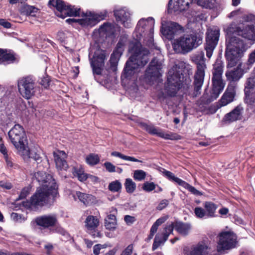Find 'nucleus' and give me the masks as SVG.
Segmentation results:
<instances>
[{
  "label": "nucleus",
  "mask_w": 255,
  "mask_h": 255,
  "mask_svg": "<svg viewBox=\"0 0 255 255\" xmlns=\"http://www.w3.org/2000/svg\"><path fill=\"white\" fill-rule=\"evenodd\" d=\"M205 75L195 74L194 75V90L192 96L196 97L201 93V87L203 85Z\"/></svg>",
  "instance_id": "c756f323"
},
{
  "label": "nucleus",
  "mask_w": 255,
  "mask_h": 255,
  "mask_svg": "<svg viewBox=\"0 0 255 255\" xmlns=\"http://www.w3.org/2000/svg\"><path fill=\"white\" fill-rule=\"evenodd\" d=\"M122 55L113 52L111 54L110 59L111 68L113 71H116L118 64V62Z\"/></svg>",
  "instance_id": "a19ab883"
},
{
  "label": "nucleus",
  "mask_w": 255,
  "mask_h": 255,
  "mask_svg": "<svg viewBox=\"0 0 255 255\" xmlns=\"http://www.w3.org/2000/svg\"><path fill=\"white\" fill-rule=\"evenodd\" d=\"M174 226V228L179 234L183 235H187L191 228L189 224L182 222H176L175 224L171 223Z\"/></svg>",
  "instance_id": "72a5a7b5"
},
{
  "label": "nucleus",
  "mask_w": 255,
  "mask_h": 255,
  "mask_svg": "<svg viewBox=\"0 0 255 255\" xmlns=\"http://www.w3.org/2000/svg\"><path fill=\"white\" fill-rule=\"evenodd\" d=\"M114 15L118 21L121 23L126 28L131 26L130 22V13L125 9H121L114 11Z\"/></svg>",
  "instance_id": "4be33fe9"
},
{
  "label": "nucleus",
  "mask_w": 255,
  "mask_h": 255,
  "mask_svg": "<svg viewBox=\"0 0 255 255\" xmlns=\"http://www.w3.org/2000/svg\"><path fill=\"white\" fill-rule=\"evenodd\" d=\"M17 86L19 93L26 99H30L38 89L35 79L31 76H27L19 79Z\"/></svg>",
  "instance_id": "6e6552de"
},
{
  "label": "nucleus",
  "mask_w": 255,
  "mask_h": 255,
  "mask_svg": "<svg viewBox=\"0 0 255 255\" xmlns=\"http://www.w3.org/2000/svg\"><path fill=\"white\" fill-rule=\"evenodd\" d=\"M108 189L111 192H118L122 189V184L119 180L112 181L109 184Z\"/></svg>",
  "instance_id": "49530a36"
},
{
  "label": "nucleus",
  "mask_w": 255,
  "mask_h": 255,
  "mask_svg": "<svg viewBox=\"0 0 255 255\" xmlns=\"http://www.w3.org/2000/svg\"><path fill=\"white\" fill-rule=\"evenodd\" d=\"M129 50L131 55L126 62L121 76L123 82L134 78L138 69L143 67L149 60V50L142 47L140 42L131 43Z\"/></svg>",
  "instance_id": "f03ea898"
},
{
  "label": "nucleus",
  "mask_w": 255,
  "mask_h": 255,
  "mask_svg": "<svg viewBox=\"0 0 255 255\" xmlns=\"http://www.w3.org/2000/svg\"><path fill=\"white\" fill-rule=\"evenodd\" d=\"M125 44L126 39L124 38H121L119 40L114 52H116L117 53L122 55Z\"/></svg>",
  "instance_id": "09e8293b"
},
{
  "label": "nucleus",
  "mask_w": 255,
  "mask_h": 255,
  "mask_svg": "<svg viewBox=\"0 0 255 255\" xmlns=\"http://www.w3.org/2000/svg\"><path fill=\"white\" fill-rule=\"evenodd\" d=\"M243 111V108L241 105H238L231 112L226 114L223 120L229 123L241 120Z\"/></svg>",
  "instance_id": "a878e982"
},
{
  "label": "nucleus",
  "mask_w": 255,
  "mask_h": 255,
  "mask_svg": "<svg viewBox=\"0 0 255 255\" xmlns=\"http://www.w3.org/2000/svg\"><path fill=\"white\" fill-rule=\"evenodd\" d=\"M15 60L14 56L11 53H7L6 50L0 49V64H9Z\"/></svg>",
  "instance_id": "f704fd0d"
},
{
  "label": "nucleus",
  "mask_w": 255,
  "mask_h": 255,
  "mask_svg": "<svg viewBox=\"0 0 255 255\" xmlns=\"http://www.w3.org/2000/svg\"><path fill=\"white\" fill-rule=\"evenodd\" d=\"M181 29V27L178 23L169 21L166 24L162 23L161 31L162 34L168 39L174 38L177 32Z\"/></svg>",
  "instance_id": "a211bd4d"
},
{
  "label": "nucleus",
  "mask_w": 255,
  "mask_h": 255,
  "mask_svg": "<svg viewBox=\"0 0 255 255\" xmlns=\"http://www.w3.org/2000/svg\"><path fill=\"white\" fill-rule=\"evenodd\" d=\"M196 3L203 7L212 9L216 6L215 0H195Z\"/></svg>",
  "instance_id": "58836bf2"
},
{
  "label": "nucleus",
  "mask_w": 255,
  "mask_h": 255,
  "mask_svg": "<svg viewBox=\"0 0 255 255\" xmlns=\"http://www.w3.org/2000/svg\"><path fill=\"white\" fill-rule=\"evenodd\" d=\"M49 4L56 8V15L62 18L67 16H80V8L67 4L62 0H50Z\"/></svg>",
  "instance_id": "1a4fd4ad"
},
{
  "label": "nucleus",
  "mask_w": 255,
  "mask_h": 255,
  "mask_svg": "<svg viewBox=\"0 0 255 255\" xmlns=\"http://www.w3.org/2000/svg\"><path fill=\"white\" fill-rule=\"evenodd\" d=\"M0 25L6 28H9L11 26V24L4 19H0Z\"/></svg>",
  "instance_id": "e2e57ef3"
},
{
  "label": "nucleus",
  "mask_w": 255,
  "mask_h": 255,
  "mask_svg": "<svg viewBox=\"0 0 255 255\" xmlns=\"http://www.w3.org/2000/svg\"><path fill=\"white\" fill-rule=\"evenodd\" d=\"M163 173L169 180L174 182L180 186L183 182V180L176 177L172 172L169 171L164 170Z\"/></svg>",
  "instance_id": "c03bdc74"
},
{
  "label": "nucleus",
  "mask_w": 255,
  "mask_h": 255,
  "mask_svg": "<svg viewBox=\"0 0 255 255\" xmlns=\"http://www.w3.org/2000/svg\"><path fill=\"white\" fill-rule=\"evenodd\" d=\"M236 90L234 84H228L225 92L216 105L217 109L227 106L234 101L236 94Z\"/></svg>",
  "instance_id": "f3484780"
},
{
  "label": "nucleus",
  "mask_w": 255,
  "mask_h": 255,
  "mask_svg": "<svg viewBox=\"0 0 255 255\" xmlns=\"http://www.w3.org/2000/svg\"><path fill=\"white\" fill-rule=\"evenodd\" d=\"M38 10V9L34 6L24 4L20 7L19 11L22 15L35 16Z\"/></svg>",
  "instance_id": "473e14b6"
},
{
  "label": "nucleus",
  "mask_w": 255,
  "mask_h": 255,
  "mask_svg": "<svg viewBox=\"0 0 255 255\" xmlns=\"http://www.w3.org/2000/svg\"><path fill=\"white\" fill-rule=\"evenodd\" d=\"M154 24V20L152 17H149L146 19L141 18L137 23L133 34L134 36H136V41L135 42H139L138 41L144 37L147 33L150 35L152 34Z\"/></svg>",
  "instance_id": "9b49d317"
},
{
  "label": "nucleus",
  "mask_w": 255,
  "mask_h": 255,
  "mask_svg": "<svg viewBox=\"0 0 255 255\" xmlns=\"http://www.w3.org/2000/svg\"><path fill=\"white\" fill-rule=\"evenodd\" d=\"M237 237L233 233L225 232L219 236V241L217 247L218 252L222 253L225 250L234 248L237 243Z\"/></svg>",
  "instance_id": "ddd939ff"
},
{
  "label": "nucleus",
  "mask_w": 255,
  "mask_h": 255,
  "mask_svg": "<svg viewBox=\"0 0 255 255\" xmlns=\"http://www.w3.org/2000/svg\"><path fill=\"white\" fill-rule=\"evenodd\" d=\"M33 178L36 180L40 186L25 206L36 209L44 205L53 204L58 192L57 186L52 176L45 171H39L34 174Z\"/></svg>",
  "instance_id": "f257e3e1"
},
{
  "label": "nucleus",
  "mask_w": 255,
  "mask_h": 255,
  "mask_svg": "<svg viewBox=\"0 0 255 255\" xmlns=\"http://www.w3.org/2000/svg\"><path fill=\"white\" fill-rule=\"evenodd\" d=\"M124 220L128 225H130L136 221V219L133 216L126 215L124 217Z\"/></svg>",
  "instance_id": "13d9d810"
},
{
  "label": "nucleus",
  "mask_w": 255,
  "mask_h": 255,
  "mask_svg": "<svg viewBox=\"0 0 255 255\" xmlns=\"http://www.w3.org/2000/svg\"><path fill=\"white\" fill-rule=\"evenodd\" d=\"M30 192V188L28 187L24 188L22 191H21L19 196V199H22L26 198L27 195L29 194Z\"/></svg>",
  "instance_id": "4d7b16f0"
},
{
  "label": "nucleus",
  "mask_w": 255,
  "mask_h": 255,
  "mask_svg": "<svg viewBox=\"0 0 255 255\" xmlns=\"http://www.w3.org/2000/svg\"><path fill=\"white\" fill-rule=\"evenodd\" d=\"M72 173L75 177L78 178L81 182L86 181L88 178V174L85 173L83 168L73 167Z\"/></svg>",
  "instance_id": "e433bc0d"
},
{
  "label": "nucleus",
  "mask_w": 255,
  "mask_h": 255,
  "mask_svg": "<svg viewBox=\"0 0 255 255\" xmlns=\"http://www.w3.org/2000/svg\"><path fill=\"white\" fill-rule=\"evenodd\" d=\"M5 159L6 167L9 169H11L13 168H16L17 167V165L13 162V160L8 156V155H5L4 157Z\"/></svg>",
  "instance_id": "5fc2aeb1"
},
{
  "label": "nucleus",
  "mask_w": 255,
  "mask_h": 255,
  "mask_svg": "<svg viewBox=\"0 0 255 255\" xmlns=\"http://www.w3.org/2000/svg\"><path fill=\"white\" fill-rule=\"evenodd\" d=\"M11 218L15 221H18L21 219V216L17 213H12Z\"/></svg>",
  "instance_id": "774afa93"
},
{
  "label": "nucleus",
  "mask_w": 255,
  "mask_h": 255,
  "mask_svg": "<svg viewBox=\"0 0 255 255\" xmlns=\"http://www.w3.org/2000/svg\"><path fill=\"white\" fill-rule=\"evenodd\" d=\"M234 30L238 36L249 40L255 39V30L253 24H246L243 28L240 27L235 26L233 25Z\"/></svg>",
  "instance_id": "aec40b11"
},
{
  "label": "nucleus",
  "mask_w": 255,
  "mask_h": 255,
  "mask_svg": "<svg viewBox=\"0 0 255 255\" xmlns=\"http://www.w3.org/2000/svg\"><path fill=\"white\" fill-rule=\"evenodd\" d=\"M209 250L208 245L205 242H201L192 246L188 255H207Z\"/></svg>",
  "instance_id": "cd10ccee"
},
{
  "label": "nucleus",
  "mask_w": 255,
  "mask_h": 255,
  "mask_svg": "<svg viewBox=\"0 0 255 255\" xmlns=\"http://www.w3.org/2000/svg\"><path fill=\"white\" fill-rule=\"evenodd\" d=\"M243 63H240L236 68L233 70L227 71L226 73L227 79L229 81V84L233 83L235 85V88H237V82H238L243 76V71L242 70Z\"/></svg>",
  "instance_id": "412c9836"
},
{
  "label": "nucleus",
  "mask_w": 255,
  "mask_h": 255,
  "mask_svg": "<svg viewBox=\"0 0 255 255\" xmlns=\"http://www.w3.org/2000/svg\"><path fill=\"white\" fill-rule=\"evenodd\" d=\"M111 155L113 156L119 157L123 160L127 161H130L132 162H142V161L138 160L132 156H129L125 155L121 153L118 151H113L111 153Z\"/></svg>",
  "instance_id": "79ce46f5"
},
{
  "label": "nucleus",
  "mask_w": 255,
  "mask_h": 255,
  "mask_svg": "<svg viewBox=\"0 0 255 255\" xmlns=\"http://www.w3.org/2000/svg\"><path fill=\"white\" fill-rule=\"evenodd\" d=\"M133 247L132 244L128 245L122 253L121 255H131L132 251H133Z\"/></svg>",
  "instance_id": "bf43d9fd"
},
{
  "label": "nucleus",
  "mask_w": 255,
  "mask_h": 255,
  "mask_svg": "<svg viewBox=\"0 0 255 255\" xmlns=\"http://www.w3.org/2000/svg\"><path fill=\"white\" fill-rule=\"evenodd\" d=\"M106 12H100L99 13L83 12L81 19L68 18L66 20V22L71 24L73 22H78L83 26H93L98 23L100 21L103 20L106 17Z\"/></svg>",
  "instance_id": "9d476101"
},
{
  "label": "nucleus",
  "mask_w": 255,
  "mask_h": 255,
  "mask_svg": "<svg viewBox=\"0 0 255 255\" xmlns=\"http://www.w3.org/2000/svg\"><path fill=\"white\" fill-rule=\"evenodd\" d=\"M160 245V241H158V236L156 235L155 237L154 242L152 245V250L155 251L156 250Z\"/></svg>",
  "instance_id": "680f3d73"
},
{
  "label": "nucleus",
  "mask_w": 255,
  "mask_h": 255,
  "mask_svg": "<svg viewBox=\"0 0 255 255\" xmlns=\"http://www.w3.org/2000/svg\"><path fill=\"white\" fill-rule=\"evenodd\" d=\"M19 154H21L23 156H26L28 157L29 158H32L34 160H35L37 163V167L40 169L41 164H40V162H41V157L40 155L37 152H35L34 150H30L28 147L25 148V150L24 152L20 151L19 152Z\"/></svg>",
  "instance_id": "2f4dec72"
},
{
  "label": "nucleus",
  "mask_w": 255,
  "mask_h": 255,
  "mask_svg": "<svg viewBox=\"0 0 255 255\" xmlns=\"http://www.w3.org/2000/svg\"><path fill=\"white\" fill-rule=\"evenodd\" d=\"M204 206L206 209L207 217H214L217 208L216 205L210 202H206Z\"/></svg>",
  "instance_id": "ea45409f"
},
{
  "label": "nucleus",
  "mask_w": 255,
  "mask_h": 255,
  "mask_svg": "<svg viewBox=\"0 0 255 255\" xmlns=\"http://www.w3.org/2000/svg\"><path fill=\"white\" fill-rule=\"evenodd\" d=\"M219 36V29H208L206 32L205 49L206 51V56L209 58L212 55L213 52L218 43Z\"/></svg>",
  "instance_id": "2eb2a0df"
},
{
  "label": "nucleus",
  "mask_w": 255,
  "mask_h": 255,
  "mask_svg": "<svg viewBox=\"0 0 255 255\" xmlns=\"http://www.w3.org/2000/svg\"><path fill=\"white\" fill-rule=\"evenodd\" d=\"M99 30L100 33L106 34L108 36L114 34L115 32L114 25L110 23H104L100 26Z\"/></svg>",
  "instance_id": "c9c22d12"
},
{
  "label": "nucleus",
  "mask_w": 255,
  "mask_h": 255,
  "mask_svg": "<svg viewBox=\"0 0 255 255\" xmlns=\"http://www.w3.org/2000/svg\"><path fill=\"white\" fill-rule=\"evenodd\" d=\"M156 186V185L153 182H145L143 183L142 188L144 191L149 192L154 190Z\"/></svg>",
  "instance_id": "603ef678"
},
{
  "label": "nucleus",
  "mask_w": 255,
  "mask_h": 255,
  "mask_svg": "<svg viewBox=\"0 0 255 255\" xmlns=\"http://www.w3.org/2000/svg\"><path fill=\"white\" fill-rule=\"evenodd\" d=\"M53 155L56 167L59 170H66L68 165L65 158L66 157V154L63 151L58 150L57 152H54Z\"/></svg>",
  "instance_id": "393cba45"
},
{
  "label": "nucleus",
  "mask_w": 255,
  "mask_h": 255,
  "mask_svg": "<svg viewBox=\"0 0 255 255\" xmlns=\"http://www.w3.org/2000/svg\"><path fill=\"white\" fill-rule=\"evenodd\" d=\"M162 63L157 58H154L150 62L145 73V81L151 84L161 76Z\"/></svg>",
  "instance_id": "f8f14e48"
},
{
  "label": "nucleus",
  "mask_w": 255,
  "mask_h": 255,
  "mask_svg": "<svg viewBox=\"0 0 255 255\" xmlns=\"http://www.w3.org/2000/svg\"><path fill=\"white\" fill-rule=\"evenodd\" d=\"M9 139L17 151L24 152L25 148L27 147L28 141L27 137L23 127L19 124L14 126L8 133Z\"/></svg>",
  "instance_id": "0eeeda50"
},
{
  "label": "nucleus",
  "mask_w": 255,
  "mask_h": 255,
  "mask_svg": "<svg viewBox=\"0 0 255 255\" xmlns=\"http://www.w3.org/2000/svg\"><path fill=\"white\" fill-rule=\"evenodd\" d=\"M86 162L90 165H95L100 162V157L97 154L90 153L87 156Z\"/></svg>",
  "instance_id": "37998d69"
},
{
  "label": "nucleus",
  "mask_w": 255,
  "mask_h": 255,
  "mask_svg": "<svg viewBox=\"0 0 255 255\" xmlns=\"http://www.w3.org/2000/svg\"><path fill=\"white\" fill-rule=\"evenodd\" d=\"M126 191L129 193H133L136 188L135 183L130 178L126 179L125 183Z\"/></svg>",
  "instance_id": "a18cd8bd"
},
{
  "label": "nucleus",
  "mask_w": 255,
  "mask_h": 255,
  "mask_svg": "<svg viewBox=\"0 0 255 255\" xmlns=\"http://www.w3.org/2000/svg\"><path fill=\"white\" fill-rule=\"evenodd\" d=\"M233 24L227 29L225 57L230 67L235 66L245 51V43L242 39L235 33Z\"/></svg>",
  "instance_id": "7ed1b4c3"
},
{
  "label": "nucleus",
  "mask_w": 255,
  "mask_h": 255,
  "mask_svg": "<svg viewBox=\"0 0 255 255\" xmlns=\"http://www.w3.org/2000/svg\"><path fill=\"white\" fill-rule=\"evenodd\" d=\"M181 186L184 187V188L187 189L189 192H190L192 194L195 195H202V193L200 191L197 190L195 187H194L193 186L190 185L187 182L184 181H183Z\"/></svg>",
  "instance_id": "de8ad7c7"
},
{
  "label": "nucleus",
  "mask_w": 255,
  "mask_h": 255,
  "mask_svg": "<svg viewBox=\"0 0 255 255\" xmlns=\"http://www.w3.org/2000/svg\"><path fill=\"white\" fill-rule=\"evenodd\" d=\"M141 127L151 135H156L165 139L174 140L177 139L176 134L172 132H164L161 129L155 127L153 125L141 123Z\"/></svg>",
  "instance_id": "dca6fc26"
},
{
  "label": "nucleus",
  "mask_w": 255,
  "mask_h": 255,
  "mask_svg": "<svg viewBox=\"0 0 255 255\" xmlns=\"http://www.w3.org/2000/svg\"><path fill=\"white\" fill-rule=\"evenodd\" d=\"M193 62L197 65V71L195 74L205 75V70L206 68L204 53L201 51L193 57Z\"/></svg>",
  "instance_id": "b1692460"
},
{
  "label": "nucleus",
  "mask_w": 255,
  "mask_h": 255,
  "mask_svg": "<svg viewBox=\"0 0 255 255\" xmlns=\"http://www.w3.org/2000/svg\"><path fill=\"white\" fill-rule=\"evenodd\" d=\"M193 0H170L168 2L169 9L174 11H183L187 9Z\"/></svg>",
  "instance_id": "5701e85b"
},
{
  "label": "nucleus",
  "mask_w": 255,
  "mask_h": 255,
  "mask_svg": "<svg viewBox=\"0 0 255 255\" xmlns=\"http://www.w3.org/2000/svg\"><path fill=\"white\" fill-rule=\"evenodd\" d=\"M35 221L38 226L46 229L55 226L58 220L55 214H48L37 217Z\"/></svg>",
  "instance_id": "6ab92c4d"
},
{
  "label": "nucleus",
  "mask_w": 255,
  "mask_h": 255,
  "mask_svg": "<svg viewBox=\"0 0 255 255\" xmlns=\"http://www.w3.org/2000/svg\"><path fill=\"white\" fill-rule=\"evenodd\" d=\"M0 187L6 189H10L12 188L11 183L8 182H4L3 181L0 182Z\"/></svg>",
  "instance_id": "338daca9"
},
{
  "label": "nucleus",
  "mask_w": 255,
  "mask_h": 255,
  "mask_svg": "<svg viewBox=\"0 0 255 255\" xmlns=\"http://www.w3.org/2000/svg\"><path fill=\"white\" fill-rule=\"evenodd\" d=\"M255 86V82L254 79L253 78H248L245 84V94L247 95L248 93L250 92V90L254 89Z\"/></svg>",
  "instance_id": "3c124183"
},
{
  "label": "nucleus",
  "mask_w": 255,
  "mask_h": 255,
  "mask_svg": "<svg viewBox=\"0 0 255 255\" xmlns=\"http://www.w3.org/2000/svg\"><path fill=\"white\" fill-rule=\"evenodd\" d=\"M203 42V34L198 33L184 34L175 39L172 43L174 51L177 53L186 54L200 45Z\"/></svg>",
  "instance_id": "20e7f679"
},
{
  "label": "nucleus",
  "mask_w": 255,
  "mask_h": 255,
  "mask_svg": "<svg viewBox=\"0 0 255 255\" xmlns=\"http://www.w3.org/2000/svg\"><path fill=\"white\" fill-rule=\"evenodd\" d=\"M194 213L196 216L198 218H203L207 217L206 211L202 208L200 207H196L194 209Z\"/></svg>",
  "instance_id": "864d4df0"
},
{
  "label": "nucleus",
  "mask_w": 255,
  "mask_h": 255,
  "mask_svg": "<svg viewBox=\"0 0 255 255\" xmlns=\"http://www.w3.org/2000/svg\"><path fill=\"white\" fill-rule=\"evenodd\" d=\"M168 201L166 199L162 200L157 207V209L162 210L164 209L168 205Z\"/></svg>",
  "instance_id": "052dcab7"
},
{
  "label": "nucleus",
  "mask_w": 255,
  "mask_h": 255,
  "mask_svg": "<svg viewBox=\"0 0 255 255\" xmlns=\"http://www.w3.org/2000/svg\"><path fill=\"white\" fill-rule=\"evenodd\" d=\"M248 62L251 65L255 62V50L250 54Z\"/></svg>",
  "instance_id": "69168bd1"
},
{
  "label": "nucleus",
  "mask_w": 255,
  "mask_h": 255,
  "mask_svg": "<svg viewBox=\"0 0 255 255\" xmlns=\"http://www.w3.org/2000/svg\"><path fill=\"white\" fill-rule=\"evenodd\" d=\"M174 229V226L173 224H169L167 225L164 228V232L163 233V237H160L159 235L158 236V241H160V244L164 243L168 238V236L170 234H171Z\"/></svg>",
  "instance_id": "4c0bfd02"
},
{
  "label": "nucleus",
  "mask_w": 255,
  "mask_h": 255,
  "mask_svg": "<svg viewBox=\"0 0 255 255\" xmlns=\"http://www.w3.org/2000/svg\"><path fill=\"white\" fill-rule=\"evenodd\" d=\"M110 213L107 218L105 219V226L106 228L109 230H114L116 229L117 222L115 214L117 213V210L116 208H112Z\"/></svg>",
  "instance_id": "c85d7f7f"
},
{
  "label": "nucleus",
  "mask_w": 255,
  "mask_h": 255,
  "mask_svg": "<svg viewBox=\"0 0 255 255\" xmlns=\"http://www.w3.org/2000/svg\"><path fill=\"white\" fill-rule=\"evenodd\" d=\"M107 56L106 51L102 49H98L95 52L93 58L90 59V64L94 75L101 74Z\"/></svg>",
  "instance_id": "4468645a"
},
{
  "label": "nucleus",
  "mask_w": 255,
  "mask_h": 255,
  "mask_svg": "<svg viewBox=\"0 0 255 255\" xmlns=\"http://www.w3.org/2000/svg\"><path fill=\"white\" fill-rule=\"evenodd\" d=\"M224 64L220 59H217L213 64L212 70V89L211 97L208 102H211L216 100L223 91L225 83L222 78Z\"/></svg>",
  "instance_id": "39448f33"
},
{
  "label": "nucleus",
  "mask_w": 255,
  "mask_h": 255,
  "mask_svg": "<svg viewBox=\"0 0 255 255\" xmlns=\"http://www.w3.org/2000/svg\"><path fill=\"white\" fill-rule=\"evenodd\" d=\"M73 197L74 198L77 197L81 202L86 206L90 205L95 200V198L93 195L79 191H77Z\"/></svg>",
  "instance_id": "7c9ffc66"
},
{
  "label": "nucleus",
  "mask_w": 255,
  "mask_h": 255,
  "mask_svg": "<svg viewBox=\"0 0 255 255\" xmlns=\"http://www.w3.org/2000/svg\"><path fill=\"white\" fill-rule=\"evenodd\" d=\"M104 166L109 172H114L116 171V166L110 162H106L104 163Z\"/></svg>",
  "instance_id": "6e6d98bb"
},
{
  "label": "nucleus",
  "mask_w": 255,
  "mask_h": 255,
  "mask_svg": "<svg viewBox=\"0 0 255 255\" xmlns=\"http://www.w3.org/2000/svg\"><path fill=\"white\" fill-rule=\"evenodd\" d=\"M146 172L142 170H136L134 171L133 177L135 180L142 181L146 177Z\"/></svg>",
  "instance_id": "8fccbe9b"
},
{
  "label": "nucleus",
  "mask_w": 255,
  "mask_h": 255,
  "mask_svg": "<svg viewBox=\"0 0 255 255\" xmlns=\"http://www.w3.org/2000/svg\"><path fill=\"white\" fill-rule=\"evenodd\" d=\"M102 248V246L100 244H97L93 247V253L95 255H99L100 253V250Z\"/></svg>",
  "instance_id": "0e129e2a"
},
{
  "label": "nucleus",
  "mask_w": 255,
  "mask_h": 255,
  "mask_svg": "<svg viewBox=\"0 0 255 255\" xmlns=\"http://www.w3.org/2000/svg\"><path fill=\"white\" fill-rule=\"evenodd\" d=\"M99 225V221L98 219L93 216H88L85 221V226L89 232H95L92 236L95 238L99 237L100 233L96 231V229Z\"/></svg>",
  "instance_id": "bb28decb"
},
{
  "label": "nucleus",
  "mask_w": 255,
  "mask_h": 255,
  "mask_svg": "<svg viewBox=\"0 0 255 255\" xmlns=\"http://www.w3.org/2000/svg\"><path fill=\"white\" fill-rule=\"evenodd\" d=\"M184 78L181 70L177 65L169 70L167 81L165 86V92L168 96L174 97L180 89L184 88Z\"/></svg>",
  "instance_id": "423d86ee"
}]
</instances>
